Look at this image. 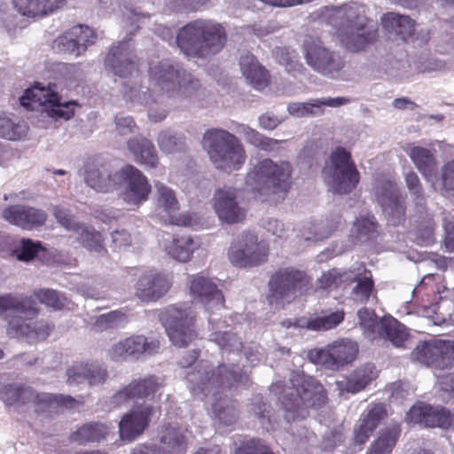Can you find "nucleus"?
Returning a JSON list of instances; mask_svg holds the SVG:
<instances>
[{
	"label": "nucleus",
	"instance_id": "10",
	"mask_svg": "<svg viewBox=\"0 0 454 454\" xmlns=\"http://www.w3.org/2000/svg\"><path fill=\"white\" fill-rule=\"evenodd\" d=\"M157 317L175 346L185 347L197 337L196 312L191 306L169 305L159 310Z\"/></svg>",
	"mask_w": 454,
	"mask_h": 454
},
{
	"label": "nucleus",
	"instance_id": "37",
	"mask_svg": "<svg viewBox=\"0 0 454 454\" xmlns=\"http://www.w3.org/2000/svg\"><path fill=\"white\" fill-rule=\"evenodd\" d=\"M128 149L137 162L151 168L158 165V155L153 144L144 137H136L128 141Z\"/></svg>",
	"mask_w": 454,
	"mask_h": 454
},
{
	"label": "nucleus",
	"instance_id": "48",
	"mask_svg": "<svg viewBox=\"0 0 454 454\" xmlns=\"http://www.w3.org/2000/svg\"><path fill=\"white\" fill-rule=\"evenodd\" d=\"M405 184L411 197L412 211L425 213L427 198L418 175L412 171L405 175Z\"/></svg>",
	"mask_w": 454,
	"mask_h": 454
},
{
	"label": "nucleus",
	"instance_id": "58",
	"mask_svg": "<svg viewBox=\"0 0 454 454\" xmlns=\"http://www.w3.org/2000/svg\"><path fill=\"white\" fill-rule=\"evenodd\" d=\"M43 247L40 241H33L29 239H22L16 247L13 253L16 258L21 262H29L34 260Z\"/></svg>",
	"mask_w": 454,
	"mask_h": 454
},
{
	"label": "nucleus",
	"instance_id": "61",
	"mask_svg": "<svg viewBox=\"0 0 454 454\" xmlns=\"http://www.w3.org/2000/svg\"><path fill=\"white\" fill-rule=\"evenodd\" d=\"M234 454H273L270 447L261 439L251 438L241 442Z\"/></svg>",
	"mask_w": 454,
	"mask_h": 454
},
{
	"label": "nucleus",
	"instance_id": "41",
	"mask_svg": "<svg viewBox=\"0 0 454 454\" xmlns=\"http://www.w3.org/2000/svg\"><path fill=\"white\" fill-rule=\"evenodd\" d=\"M235 131L243 134L247 143L268 153L277 151L279 145L285 142V140H278L266 137L245 124H238Z\"/></svg>",
	"mask_w": 454,
	"mask_h": 454
},
{
	"label": "nucleus",
	"instance_id": "11",
	"mask_svg": "<svg viewBox=\"0 0 454 454\" xmlns=\"http://www.w3.org/2000/svg\"><path fill=\"white\" fill-rule=\"evenodd\" d=\"M323 174L329 189L337 194L349 193L359 182V173L350 153L340 146L331 153Z\"/></svg>",
	"mask_w": 454,
	"mask_h": 454
},
{
	"label": "nucleus",
	"instance_id": "63",
	"mask_svg": "<svg viewBox=\"0 0 454 454\" xmlns=\"http://www.w3.org/2000/svg\"><path fill=\"white\" fill-rule=\"evenodd\" d=\"M441 190L448 198H454V160L446 163L441 170Z\"/></svg>",
	"mask_w": 454,
	"mask_h": 454
},
{
	"label": "nucleus",
	"instance_id": "40",
	"mask_svg": "<svg viewBox=\"0 0 454 454\" xmlns=\"http://www.w3.org/2000/svg\"><path fill=\"white\" fill-rule=\"evenodd\" d=\"M377 376L378 371L373 364H364L353 371L348 377L345 389L350 393H357L375 380Z\"/></svg>",
	"mask_w": 454,
	"mask_h": 454
},
{
	"label": "nucleus",
	"instance_id": "12",
	"mask_svg": "<svg viewBox=\"0 0 454 454\" xmlns=\"http://www.w3.org/2000/svg\"><path fill=\"white\" fill-rule=\"evenodd\" d=\"M309 278L304 271L284 268L275 272L269 281L268 301L276 307L290 303L307 290Z\"/></svg>",
	"mask_w": 454,
	"mask_h": 454
},
{
	"label": "nucleus",
	"instance_id": "54",
	"mask_svg": "<svg viewBox=\"0 0 454 454\" xmlns=\"http://www.w3.org/2000/svg\"><path fill=\"white\" fill-rule=\"evenodd\" d=\"M35 296L41 303L54 309H68L71 301L62 293L53 289H40L35 291Z\"/></svg>",
	"mask_w": 454,
	"mask_h": 454
},
{
	"label": "nucleus",
	"instance_id": "46",
	"mask_svg": "<svg viewBox=\"0 0 454 454\" xmlns=\"http://www.w3.org/2000/svg\"><path fill=\"white\" fill-rule=\"evenodd\" d=\"M425 213L414 212L411 218L418 223L417 239L421 245L428 246L434 241L435 223L433 215L426 207Z\"/></svg>",
	"mask_w": 454,
	"mask_h": 454
},
{
	"label": "nucleus",
	"instance_id": "56",
	"mask_svg": "<svg viewBox=\"0 0 454 454\" xmlns=\"http://www.w3.org/2000/svg\"><path fill=\"white\" fill-rule=\"evenodd\" d=\"M71 28L74 35H76L74 39L78 53L82 55L90 46L97 42L98 35L91 27L86 25H77Z\"/></svg>",
	"mask_w": 454,
	"mask_h": 454
},
{
	"label": "nucleus",
	"instance_id": "29",
	"mask_svg": "<svg viewBox=\"0 0 454 454\" xmlns=\"http://www.w3.org/2000/svg\"><path fill=\"white\" fill-rule=\"evenodd\" d=\"M213 207L218 218L227 223H237L246 217L244 208L239 205L237 190L223 186L215 191Z\"/></svg>",
	"mask_w": 454,
	"mask_h": 454
},
{
	"label": "nucleus",
	"instance_id": "51",
	"mask_svg": "<svg viewBox=\"0 0 454 454\" xmlns=\"http://www.w3.org/2000/svg\"><path fill=\"white\" fill-rule=\"evenodd\" d=\"M27 126L23 121H14L5 114H0V137L20 140L27 135Z\"/></svg>",
	"mask_w": 454,
	"mask_h": 454
},
{
	"label": "nucleus",
	"instance_id": "60",
	"mask_svg": "<svg viewBox=\"0 0 454 454\" xmlns=\"http://www.w3.org/2000/svg\"><path fill=\"white\" fill-rule=\"evenodd\" d=\"M333 231L331 228H325L323 222L309 223L301 230V237L306 241H319L327 239Z\"/></svg>",
	"mask_w": 454,
	"mask_h": 454
},
{
	"label": "nucleus",
	"instance_id": "1",
	"mask_svg": "<svg viewBox=\"0 0 454 454\" xmlns=\"http://www.w3.org/2000/svg\"><path fill=\"white\" fill-rule=\"evenodd\" d=\"M191 392L200 398L212 395V410L219 424L229 427L239 417L238 404L235 401L223 396V390L234 383L247 385L248 376L238 364H220L212 367L207 362H200L195 369L186 375Z\"/></svg>",
	"mask_w": 454,
	"mask_h": 454
},
{
	"label": "nucleus",
	"instance_id": "3",
	"mask_svg": "<svg viewBox=\"0 0 454 454\" xmlns=\"http://www.w3.org/2000/svg\"><path fill=\"white\" fill-rule=\"evenodd\" d=\"M331 24L337 29L341 44L351 52H358L373 43L378 29L369 23L366 6L351 2L332 10Z\"/></svg>",
	"mask_w": 454,
	"mask_h": 454
},
{
	"label": "nucleus",
	"instance_id": "53",
	"mask_svg": "<svg viewBox=\"0 0 454 454\" xmlns=\"http://www.w3.org/2000/svg\"><path fill=\"white\" fill-rule=\"evenodd\" d=\"M213 333L209 335V340L216 343L222 350L228 352H239L243 344L238 335L231 331L215 330L212 325Z\"/></svg>",
	"mask_w": 454,
	"mask_h": 454
},
{
	"label": "nucleus",
	"instance_id": "21",
	"mask_svg": "<svg viewBox=\"0 0 454 454\" xmlns=\"http://www.w3.org/2000/svg\"><path fill=\"white\" fill-rule=\"evenodd\" d=\"M160 348L159 340H148L144 335H133L114 343L108 353L111 359L116 362L137 361L157 354Z\"/></svg>",
	"mask_w": 454,
	"mask_h": 454
},
{
	"label": "nucleus",
	"instance_id": "49",
	"mask_svg": "<svg viewBox=\"0 0 454 454\" xmlns=\"http://www.w3.org/2000/svg\"><path fill=\"white\" fill-rule=\"evenodd\" d=\"M157 144L164 153L171 154L183 151L185 148L186 139L183 134L168 129L158 134Z\"/></svg>",
	"mask_w": 454,
	"mask_h": 454
},
{
	"label": "nucleus",
	"instance_id": "22",
	"mask_svg": "<svg viewBox=\"0 0 454 454\" xmlns=\"http://www.w3.org/2000/svg\"><path fill=\"white\" fill-rule=\"evenodd\" d=\"M155 187V205L159 213H164L173 224L196 228L199 220L196 214L189 212L176 215L179 210V202L174 190L160 182L154 183Z\"/></svg>",
	"mask_w": 454,
	"mask_h": 454
},
{
	"label": "nucleus",
	"instance_id": "35",
	"mask_svg": "<svg viewBox=\"0 0 454 454\" xmlns=\"http://www.w3.org/2000/svg\"><path fill=\"white\" fill-rule=\"evenodd\" d=\"M344 320V312L342 310L325 312L315 318H302L297 320L294 324L291 321H284L283 325L287 328L294 325V327H307L313 331H327L336 327Z\"/></svg>",
	"mask_w": 454,
	"mask_h": 454
},
{
	"label": "nucleus",
	"instance_id": "25",
	"mask_svg": "<svg viewBox=\"0 0 454 454\" xmlns=\"http://www.w3.org/2000/svg\"><path fill=\"white\" fill-rule=\"evenodd\" d=\"M137 60L131 40H122L111 46L105 58V67L114 75L127 78L137 70Z\"/></svg>",
	"mask_w": 454,
	"mask_h": 454
},
{
	"label": "nucleus",
	"instance_id": "36",
	"mask_svg": "<svg viewBox=\"0 0 454 454\" xmlns=\"http://www.w3.org/2000/svg\"><path fill=\"white\" fill-rule=\"evenodd\" d=\"M243 75L258 90H263L268 85V74L255 58L251 54H244L239 59Z\"/></svg>",
	"mask_w": 454,
	"mask_h": 454
},
{
	"label": "nucleus",
	"instance_id": "6",
	"mask_svg": "<svg viewBox=\"0 0 454 454\" xmlns=\"http://www.w3.org/2000/svg\"><path fill=\"white\" fill-rule=\"evenodd\" d=\"M203 146L215 168L224 172L239 170L247 159L240 140L225 129L207 130L203 136Z\"/></svg>",
	"mask_w": 454,
	"mask_h": 454
},
{
	"label": "nucleus",
	"instance_id": "64",
	"mask_svg": "<svg viewBox=\"0 0 454 454\" xmlns=\"http://www.w3.org/2000/svg\"><path fill=\"white\" fill-rule=\"evenodd\" d=\"M85 364L89 386H98L106 381L108 378V372L105 365L97 363Z\"/></svg>",
	"mask_w": 454,
	"mask_h": 454
},
{
	"label": "nucleus",
	"instance_id": "13",
	"mask_svg": "<svg viewBox=\"0 0 454 454\" xmlns=\"http://www.w3.org/2000/svg\"><path fill=\"white\" fill-rule=\"evenodd\" d=\"M114 190L129 209H136L145 202L152 191L147 177L132 165L114 173Z\"/></svg>",
	"mask_w": 454,
	"mask_h": 454
},
{
	"label": "nucleus",
	"instance_id": "57",
	"mask_svg": "<svg viewBox=\"0 0 454 454\" xmlns=\"http://www.w3.org/2000/svg\"><path fill=\"white\" fill-rule=\"evenodd\" d=\"M356 283V285L351 293L353 299L362 303L367 301L374 287L371 272L366 270L365 273L360 275Z\"/></svg>",
	"mask_w": 454,
	"mask_h": 454
},
{
	"label": "nucleus",
	"instance_id": "23",
	"mask_svg": "<svg viewBox=\"0 0 454 454\" xmlns=\"http://www.w3.org/2000/svg\"><path fill=\"white\" fill-rule=\"evenodd\" d=\"M173 285V275L166 271L143 273L135 285V295L142 302H155L165 296Z\"/></svg>",
	"mask_w": 454,
	"mask_h": 454
},
{
	"label": "nucleus",
	"instance_id": "38",
	"mask_svg": "<svg viewBox=\"0 0 454 454\" xmlns=\"http://www.w3.org/2000/svg\"><path fill=\"white\" fill-rule=\"evenodd\" d=\"M85 183L94 190L101 192L114 191V174L111 175L108 169L103 166L96 168L86 166L84 171Z\"/></svg>",
	"mask_w": 454,
	"mask_h": 454
},
{
	"label": "nucleus",
	"instance_id": "31",
	"mask_svg": "<svg viewBox=\"0 0 454 454\" xmlns=\"http://www.w3.org/2000/svg\"><path fill=\"white\" fill-rule=\"evenodd\" d=\"M349 102L347 98H313L308 102H293L287 105L289 114L296 118L319 116L323 114V106L338 107Z\"/></svg>",
	"mask_w": 454,
	"mask_h": 454
},
{
	"label": "nucleus",
	"instance_id": "18",
	"mask_svg": "<svg viewBox=\"0 0 454 454\" xmlns=\"http://www.w3.org/2000/svg\"><path fill=\"white\" fill-rule=\"evenodd\" d=\"M373 194L389 224L398 226L404 223L405 196L395 182L388 179L378 180L373 187Z\"/></svg>",
	"mask_w": 454,
	"mask_h": 454
},
{
	"label": "nucleus",
	"instance_id": "30",
	"mask_svg": "<svg viewBox=\"0 0 454 454\" xmlns=\"http://www.w3.org/2000/svg\"><path fill=\"white\" fill-rule=\"evenodd\" d=\"M2 217L8 223L25 230H32L42 226L47 214L44 210L26 205H12L5 207Z\"/></svg>",
	"mask_w": 454,
	"mask_h": 454
},
{
	"label": "nucleus",
	"instance_id": "7",
	"mask_svg": "<svg viewBox=\"0 0 454 454\" xmlns=\"http://www.w3.org/2000/svg\"><path fill=\"white\" fill-rule=\"evenodd\" d=\"M292 167L288 161L263 159L258 161L246 177V184L260 194L286 192L290 187Z\"/></svg>",
	"mask_w": 454,
	"mask_h": 454
},
{
	"label": "nucleus",
	"instance_id": "20",
	"mask_svg": "<svg viewBox=\"0 0 454 454\" xmlns=\"http://www.w3.org/2000/svg\"><path fill=\"white\" fill-rule=\"evenodd\" d=\"M165 386L163 377L156 375H146L145 377L132 380L128 385L119 389L110 399V403L119 407L137 400H153Z\"/></svg>",
	"mask_w": 454,
	"mask_h": 454
},
{
	"label": "nucleus",
	"instance_id": "9",
	"mask_svg": "<svg viewBox=\"0 0 454 454\" xmlns=\"http://www.w3.org/2000/svg\"><path fill=\"white\" fill-rule=\"evenodd\" d=\"M358 325L369 340L389 341L395 348H405L409 333L405 325L392 317H379L374 310L362 308L357 311Z\"/></svg>",
	"mask_w": 454,
	"mask_h": 454
},
{
	"label": "nucleus",
	"instance_id": "50",
	"mask_svg": "<svg viewBox=\"0 0 454 454\" xmlns=\"http://www.w3.org/2000/svg\"><path fill=\"white\" fill-rule=\"evenodd\" d=\"M74 232L80 243L87 249L98 254L105 251L102 235L93 227L81 223Z\"/></svg>",
	"mask_w": 454,
	"mask_h": 454
},
{
	"label": "nucleus",
	"instance_id": "5",
	"mask_svg": "<svg viewBox=\"0 0 454 454\" xmlns=\"http://www.w3.org/2000/svg\"><path fill=\"white\" fill-rule=\"evenodd\" d=\"M176 41L185 55L206 59L223 50L227 34L222 24L200 19L184 26L178 31Z\"/></svg>",
	"mask_w": 454,
	"mask_h": 454
},
{
	"label": "nucleus",
	"instance_id": "32",
	"mask_svg": "<svg viewBox=\"0 0 454 454\" xmlns=\"http://www.w3.org/2000/svg\"><path fill=\"white\" fill-rule=\"evenodd\" d=\"M387 410L382 403L370 405L365 411L357 428L355 429V441L364 443L374 429L386 418Z\"/></svg>",
	"mask_w": 454,
	"mask_h": 454
},
{
	"label": "nucleus",
	"instance_id": "52",
	"mask_svg": "<svg viewBox=\"0 0 454 454\" xmlns=\"http://www.w3.org/2000/svg\"><path fill=\"white\" fill-rule=\"evenodd\" d=\"M54 398L51 394L38 393L30 387L19 385V403H33L36 410L43 411Z\"/></svg>",
	"mask_w": 454,
	"mask_h": 454
},
{
	"label": "nucleus",
	"instance_id": "15",
	"mask_svg": "<svg viewBox=\"0 0 454 454\" xmlns=\"http://www.w3.org/2000/svg\"><path fill=\"white\" fill-rule=\"evenodd\" d=\"M20 105L27 109H34L35 104L43 106V111L55 119L69 120L74 115V103L61 101V97L56 91V85L48 87L35 86L27 89L20 98Z\"/></svg>",
	"mask_w": 454,
	"mask_h": 454
},
{
	"label": "nucleus",
	"instance_id": "19",
	"mask_svg": "<svg viewBox=\"0 0 454 454\" xmlns=\"http://www.w3.org/2000/svg\"><path fill=\"white\" fill-rule=\"evenodd\" d=\"M411 356L421 364L443 371L454 364V341L437 339L421 341Z\"/></svg>",
	"mask_w": 454,
	"mask_h": 454
},
{
	"label": "nucleus",
	"instance_id": "34",
	"mask_svg": "<svg viewBox=\"0 0 454 454\" xmlns=\"http://www.w3.org/2000/svg\"><path fill=\"white\" fill-rule=\"evenodd\" d=\"M165 252L173 259L185 262H188L196 249L200 247V242L189 236L171 237L163 240Z\"/></svg>",
	"mask_w": 454,
	"mask_h": 454
},
{
	"label": "nucleus",
	"instance_id": "27",
	"mask_svg": "<svg viewBox=\"0 0 454 454\" xmlns=\"http://www.w3.org/2000/svg\"><path fill=\"white\" fill-rule=\"evenodd\" d=\"M191 295L207 311L220 309L224 305V296L214 280L202 274L189 277Z\"/></svg>",
	"mask_w": 454,
	"mask_h": 454
},
{
	"label": "nucleus",
	"instance_id": "17",
	"mask_svg": "<svg viewBox=\"0 0 454 454\" xmlns=\"http://www.w3.org/2000/svg\"><path fill=\"white\" fill-rule=\"evenodd\" d=\"M303 52L306 63L323 76L337 79L345 67V59L340 53L324 46L320 42L306 41Z\"/></svg>",
	"mask_w": 454,
	"mask_h": 454
},
{
	"label": "nucleus",
	"instance_id": "39",
	"mask_svg": "<svg viewBox=\"0 0 454 454\" xmlns=\"http://www.w3.org/2000/svg\"><path fill=\"white\" fill-rule=\"evenodd\" d=\"M384 27L403 41H407L414 35L415 21L407 15L389 12L385 15Z\"/></svg>",
	"mask_w": 454,
	"mask_h": 454
},
{
	"label": "nucleus",
	"instance_id": "14",
	"mask_svg": "<svg viewBox=\"0 0 454 454\" xmlns=\"http://www.w3.org/2000/svg\"><path fill=\"white\" fill-rule=\"evenodd\" d=\"M359 346L356 341L342 338L334 340L322 348L309 351L308 359L312 364L321 365L333 372L343 369L353 363L358 355Z\"/></svg>",
	"mask_w": 454,
	"mask_h": 454
},
{
	"label": "nucleus",
	"instance_id": "8",
	"mask_svg": "<svg viewBox=\"0 0 454 454\" xmlns=\"http://www.w3.org/2000/svg\"><path fill=\"white\" fill-rule=\"evenodd\" d=\"M151 79L168 97L188 98L196 94L200 83L177 64L164 60L150 67Z\"/></svg>",
	"mask_w": 454,
	"mask_h": 454
},
{
	"label": "nucleus",
	"instance_id": "44",
	"mask_svg": "<svg viewBox=\"0 0 454 454\" xmlns=\"http://www.w3.org/2000/svg\"><path fill=\"white\" fill-rule=\"evenodd\" d=\"M401 434L398 424H390L380 430L377 440L371 445L368 454H390Z\"/></svg>",
	"mask_w": 454,
	"mask_h": 454
},
{
	"label": "nucleus",
	"instance_id": "43",
	"mask_svg": "<svg viewBox=\"0 0 454 454\" xmlns=\"http://www.w3.org/2000/svg\"><path fill=\"white\" fill-rule=\"evenodd\" d=\"M401 434L398 424H390L380 430L377 440L371 445L368 454H390Z\"/></svg>",
	"mask_w": 454,
	"mask_h": 454
},
{
	"label": "nucleus",
	"instance_id": "47",
	"mask_svg": "<svg viewBox=\"0 0 454 454\" xmlns=\"http://www.w3.org/2000/svg\"><path fill=\"white\" fill-rule=\"evenodd\" d=\"M249 412L258 419L260 426L266 431L272 430L275 425L273 411L271 406L263 401L260 395L253 397L249 404Z\"/></svg>",
	"mask_w": 454,
	"mask_h": 454
},
{
	"label": "nucleus",
	"instance_id": "26",
	"mask_svg": "<svg viewBox=\"0 0 454 454\" xmlns=\"http://www.w3.org/2000/svg\"><path fill=\"white\" fill-rule=\"evenodd\" d=\"M154 407L146 402L135 403L119 422V433L122 440L132 441L142 434L151 422Z\"/></svg>",
	"mask_w": 454,
	"mask_h": 454
},
{
	"label": "nucleus",
	"instance_id": "16",
	"mask_svg": "<svg viewBox=\"0 0 454 454\" xmlns=\"http://www.w3.org/2000/svg\"><path fill=\"white\" fill-rule=\"evenodd\" d=\"M231 264L240 268L258 266L267 261L268 247L252 231H243L231 241L228 250Z\"/></svg>",
	"mask_w": 454,
	"mask_h": 454
},
{
	"label": "nucleus",
	"instance_id": "2",
	"mask_svg": "<svg viewBox=\"0 0 454 454\" xmlns=\"http://www.w3.org/2000/svg\"><path fill=\"white\" fill-rule=\"evenodd\" d=\"M292 386L277 382L270 387V392L278 395L287 421L303 419L308 416L309 408L318 409L326 403V393L323 385L315 378L296 374L291 380Z\"/></svg>",
	"mask_w": 454,
	"mask_h": 454
},
{
	"label": "nucleus",
	"instance_id": "33",
	"mask_svg": "<svg viewBox=\"0 0 454 454\" xmlns=\"http://www.w3.org/2000/svg\"><path fill=\"white\" fill-rule=\"evenodd\" d=\"M67 0H12L19 13L27 17H43L61 8Z\"/></svg>",
	"mask_w": 454,
	"mask_h": 454
},
{
	"label": "nucleus",
	"instance_id": "45",
	"mask_svg": "<svg viewBox=\"0 0 454 454\" xmlns=\"http://www.w3.org/2000/svg\"><path fill=\"white\" fill-rule=\"evenodd\" d=\"M107 427L102 423L91 422L80 427L70 434V441L84 445L89 442H99L105 439Z\"/></svg>",
	"mask_w": 454,
	"mask_h": 454
},
{
	"label": "nucleus",
	"instance_id": "42",
	"mask_svg": "<svg viewBox=\"0 0 454 454\" xmlns=\"http://www.w3.org/2000/svg\"><path fill=\"white\" fill-rule=\"evenodd\" d=\"M409 156L418 170L427 181H431L436 175V160L429 149L413 146Z\"/></svg>",
	"mask_w": 454,
	"mask_h": 454
},
{
	"label": "nucleus",
	"instance_id": "4",
	"mask_svg": "<svg viewBox=\"0 0 454 454\" xmlns=\"http://www.w3.org/2000/svg\"><path fill=\"white\" fill-rule=\"evenodd\" d=\"M11 311L8 333L35 343L45 340L52 330L46 321L31 322L38 314L35 301L27 296L7 294L0 296V315Z\"/></svg>",
	"mask_w": 454,
	"mask_h": 454
},
{
	"label": "nucleus",
	"instance_id": "59",
	"mask_svg": "<svg viewBox=\"0 0 454 454\" xmlns=\"http://www.w3.org/2000/svg\"><path fill=\"white\" fill-rule=\"evenodd\" d=\"M72 28L59 35L53 40L51 47L58 53L73 54L76 57L81 56L75 43V39Z\"/></svg>",
	"mask_w": 454,
	"mask_h": 454
},
{
	"label": "nucleus",
	"instance_id": "24",
	"mask_svg": "<svg viewBox=\"0 0 454 454\" xmlns=\"http://www.w3.org/2000/svg\"><path fill=\"white\" fill-rule=\"evenodd\" d=\"M162 448L156 445H137L131 454H184L187 449L186 429L169 423L160 431Z\"/></svg>",
	"mask_w": 454,
	"mask_h": 454
},
{
	"label": "nucleus",
	"instance_id": "55",
	"mask_svg": "<svg viewBox=\"0 0 454 454\" xmlns=\"http://www.w3.org/2000/svg\"><path fill=\"white\" fill-rule=\"evenodd\" d=\"M377 224L373 216L357 219L351 230V236L357 242H366L372 239L376 232Z\"/></svg>",
	"mask_w": 454,
	"mask_h": 454
},
{
	"label": "nucleus",
	"instance_id": "28",
	"mask_svg": "<svg viewBox=\"0 0 454 454\" xmlns=\"http://www.w3.org/2000/svg\"><path fill=\"white\" fill-rule=\"evenodd\" d=\"M407 419L414 424L427 427L449 428L454 423V413L442 407H434L425 403L413 405L406 415Z\"/></svg>",
	"mask_w": 454,
	"mask_h": 454
},
{
	"label": "nucleus",
	"instance_id": "62",
	"mask_svg": "<svg viewBox=\"0 0 454 454\" xmlns=\"http://www.w3.org/2000/svg\"><path fill=\"white\" fill-rule=\"evenodd\" d=\"M442 226L443 229L442 246L449 252H454V216L443 211L442 213Z\"/></svg>",
	"mask_w": 454,
	"mask_h": 454
}]
</instances>
